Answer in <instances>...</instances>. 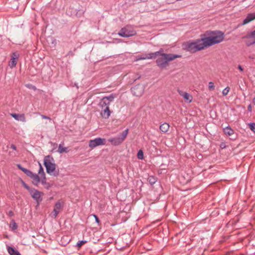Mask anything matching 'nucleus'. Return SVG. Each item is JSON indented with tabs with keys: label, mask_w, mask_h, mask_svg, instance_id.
Returning a JSON list of instances; mask_svg holds the SVG:
<instances>
[{
	"label": "nucleus",
	"mask_w": 255,
	"mask_h": 255,
	"mask_svg": "<svg viewBox=\"0 0 255 255\" xmlns=\"http://www.w3.org/2000/svg\"><path fill=\"white\" fill-rule=\"evenodd\" d=\"M224 132L226 135L228 136H231L234 133V130L232 129L229 126H228L224 128Z\"/></svg>",
	"instance_id": "412c9836"
},
{
	"label": "nucleus",
	"mask_w": 255,
	"mask_h": 255,
	"mask_svg": "<svg viewBox=\"0 0 255 255\" xmlns=\"http://www.w3.org/2000/svg\"><path fill=\"white\" fill-rule=\"evenodd\" d=\"M29 177L32 179V183L35 185H37L40 182V178L37 174H34L32 172L31 174H30V176Z\"/></svg>",
	"instance_id": "6ab92c4d"
},
{
	"label": "nucleus",
	"mask_w": 255,
	"mask_h": 255,
	"mask_svg": "<svg viewBox=\"0 0 255 255\" xmlns=\"http://www.w3.org/2000/svg\"><path fill=\"white\" fill-rule=\"evenodd\" d=\"M206 47L203 35L201 38L196 40H189L184 44V48L190 53H195Z\"/></svg>",
	"instance_id": "f03ea898"
},
{
	"label": "nucleus",
	"mask_w": 255,
	"mask_h": 255,
	"mask_svg": "<svg viewBox=\"0 0 255 255\" xmlns=\"http://www.w3.org/2000/svg\"><path fill=\"white\" fill-rule=\"evenodd\" d=\"M39 166H40V168H39V169L38 173L40 175H41V176H45V173L44 172L43 168L42 167L41 164L40 163H39Z\"/></svg>",
	"instance_id": "cd10ccee"
},
{
	"label": "nucleus",
	"mask_w": 255,
	"mask_h": 255,
	"mask_svg": "<svg viewBox=\"0 0 255 255\" xmlns=\"http://www.w3.org/2000/svg\"><path fill=\"white\" fill-rule=\"evenodd\" d=\"M140 2H146L148 0H138Z\"/></svg>",
	"instance_id": "79ce46f5"
},
{
	"label": "nucleus",
	"mask_w": 255,
	"mask_h": 255,
	"mask_svg": "<svg viewBox=\"0 0 255 255\" xmlns=\"http://www.w3.org/2000/svg\"><path fill=\"white\" fill-rule=\"evenodd\" d=\"M148 181L151 184L155 183L156 180L153 176H149L148 178Z\"/></svg>",
	"instance_id": "2f4dec72"
},
{
	"label": "nucleus",
	"mask_w": 255,
	"mask_h": 255,
	"mask_svg": "<svg viewBox=\"0 0 255 255\" xmlns=\"http://www.w3.org/2000/svg\"><path fill=\"white\" fill-rule=\"evenodd\" d=\"M61 204L59 202H57L55 205L53 211L51 215L53 218H56L61 209Z\"/></svg>",
	"instance_id": "ddd939ff"
},
{
	"label": "nucleus",
	"mask_w": 255,
	"mask_h": 255,
	"mask_svg": "<svg viewBox=\"0 0 255 255\" xmlns=\"http://www.w3.org/2000/svg\"><path fill=\"white\" fill-rule=\"evenodd\" d=\"M136 31L133 27L127 25L122 28L118 32V35L123 37H129L135 35Z\"/></svg>",
	"instance_id": "423d86ee"
},
{
	"label": "nucleus",
	"mask_w": 255,
	"mask_h": 255,
	"mask_svg": "<svg viewBox=\"0 0 255 255\" xmlns=\"http://www.w3.org/2000/svg\"><path fill=\"white\" fill-rule=\"evenodd\" d=\"M208 88H209V90H210V91L214 90L215 89V86H214V83L212 82H210L209 83Z\"/></svg>",
	"instance_id": "c756f323"
},
{
	"label": "nucleus",
	"mask_w": 255,
	"mask_h": 255,
	"mask_svg": "<svg viewBox=\"0 0 255 255\" xmlns=\"http://www.w3.org/2000/svg\"><path fill=\"white\" fill-rule=\"evenodd\" d=\"M115 98L114 94H111L108 96L103 97L100 101L99 106L102 108L109 107L111 103L113 102Z\"/></svg>",
	"instance_id": "0eeeda50"
},
{
	"label": "nucleus",
	"mask_w": 255,
	"mask_h": 255,
	"mask_svg": "<svg viewBox=\"0 0 255 255\" xmlns=\"http://www.w3.org/2000/svg\"><path fill=\"white\" fill-rule=\"evenodd\" d=\"M249 127L251 130L255 132V123H250L249 124Z\"/></svg>",
	"instance_id": "7c9ffc66"
},
{
	"label": "nucleus",
	"mask_w": 255,
	"mask_h": 255,
	"mask_svg": "<svg viewBox=\"0 0 255 255\" xmlns=\"http://www.w3.org/2000/svg\"><path fill=\"white\" fill-rule=\"evenodd\" d=\"M245 37L252 39L246 42L247 46H250L255 44V30L249 33Z\"/></svg>",
	"instance_id": "9b49d317"
},
{
	"label": "nucleus",
	"mask_w": 255,
	"mask_h": 255,
	"mask_svg": "<svg viewBox=\"0 0 255 255\" xmlns=\"http://www.w3.org/2000/svg\"><path fill=\"white\" fill-rule=\"evenodd\" d=\"M17 167L19 169L21 170L24 173H25L28 176H30V174L32 173L31 171L22 167L20 164L17 165Z\"/></svg>",
	"instance_id": "b1692460"
},
{
	"label": "nucleus",
	"mask_w": 255,
	"mask_h": 255,
	"mask_svg": "<svg viewBox=\"0 0 255 255\" xmlns=\"http://www.w3.org/2000/svg\"><path fill=\"white\" fill-rule=\"evenodd\" d=\"M105 144H106V139L101 137H97L90 140L89 142V146L92 148H94L97 146Z\"/></svg>",
	"instance_id": "6e6552de"
},
{
	"label": "nucleus",
	"mask_w": 255,
	"mask_h": 255,
	"mask_svg": "<svg viewBox=\"0 0 255 255\" xmlns=\"http://www.w3.org/2000/svg\"><path fill=\"white\" fill-rule=\"evenodd\" d=\"M203 37L207 47L223 41L224 39V34L221 31L212 32L210 36H205L203 35Z\"/></svg>",
	"instance_id": "7ed1b4c3"
},
{
	"label": "nucleus",
	"mask_w": 255,
	"mask_h": 255,
	"mask_svg": "<svg viewBox=\"0 0 255 255\" xmlns=\"http://www.w3.org/2000/svg\"><path fill=\"white\" fill-rule=\"evenodd\" d=\"M137 157L139 159H143L144 157L143 152L142 150H139L137 154Z\"/></svg>",
	"instance_id": "393cba45"
},
{
	"label": "nucleus",
	"mask_w": 255,
	"mask_h": 255,
	"mask_svg": "<svg viewBox=\"0 0 255 255\" xmlns=\"http://www.w3.org/2000/svg\"><path fill=\"white\" fill-rule=\"evenodd\" d=\"M253 102H254V104L255 105V98L254 99Z\"/></svg>",
	"instance_id": "37998d69"
},
{
	"label": "nucleus",
	"mask_w": 255,
	"mask_h": 255,
	"mask_svg": "<svg viewBox=\"0 0 255 255\" xmlns=\"http://www.w3.org/2000/svg\"><path fill=\"white\" fill-rule=\"evenodd\" d=\"M101 111V115L103 118L108 119L111 115V111L109 107L102 108Z\"/></svg>",
	"instance_id": "4468645a"
},
{
	"label": "nucleus",
	"mask_w": 255,
	"mask_h": 255,
	"mask_svg": "<svg viewBox=\"0 0 255 255\" xmlns=\"http://www.w3.org/2000/svg\"><path fill=\"white\" fill-rule=\"evenodd\" d=\"M26 86L29 89H32L34 90L36 89V87L34 86H33L31 84H27L26 85Z\"/></svg>",
	"instance_id": "473e14b6"
},
{
	"label": "nucleus",
	"mask_w": 255,
	"mask_h": 255,
	"mask_svg": "<svg viewBox=\"0 0 255 255\" xmlns=\"http://www.w3.org/2000/svg\"><path fill=\"white\" fill-rule=\"evenodd\" d=\"M144 91V87L142 85H137L134 86L131 88V92L135 96L139 97L141 96Z\"/></svg>",
	"instance_id": "9d476101"
},
{
	"label": "nucleus",
	"mask_w": 255,
	"mask_h": 255,
	"mask_svg": "<svg viewBox=\"0 0 255 255\" xmlns=\"http://www.w3.org/2000/svg\"><path fill=\"white\" fill-rule=\"evenodd\" d=\"M42 118L43 119H47V120H51V118L49 117H47V116H44V115H41Z\"/></svg>",
	"instance_id": "c9c22d12"
},
{
	"label": "nucleus",
	"mask_w": 255,
	"mask_h": 255,
	"mask_svg": "<svg viewBox=\"0 0 255 255\" xmlns=\"http://www.w3.org/2000/svg\"><path fill=\"white\" fill-rule=\"evenodd\" d=\"M7 252L10 255H20L19 252L11 247H7Z\"/></svg>",
	"instance_id": "aec40b11"
},
{
	"label": "nucleus",
	"mask_w": 255,
	"mask_h": 255,
	"mask_svg": "<svg viewBox=\"0 0 255 255\" xmlns=\"http://www.w3.org/2000/svg\"><path fill=\"white\" fill-rule=\"evenodd\" d=\"M10 115L16 121L22 122H25L26 121V119L24 114H16L13 113L11 114Z\"/></svg>",
	"instance_id": "f3484780"
},
{
	"label": "nucleus",
	"mask_w": 255,
	"mask_h": 255,
	"mask_svg": "<svg viewBox=\"0 0 255 255\" xmlns=\"http://www.w3.org/2000/svg\"><path fill=\"white\" fill-rule=\"evenodd\" d=\"M156 54V53H150L148 54H146L143 55L142 56H138L136 57V61H138L140 60H145V59H153V56Z\"/></svg>",
	"instance_id": "dca6fc26"
},
{
	"label": "nucleus",
	"mask_w": 255,
	"mask_h": 255,
	"mask_svg": "<svg viewBox=\"0 0 255 255\" xmlns=\"http://www.w3.org/2000/svg\"><path fill=\"white\" fill-rule=\"evenodd\" d=\"M43 177V178L42 179L41 182V183L43 184V185H45L46 184V178H45V176H42Z\"/></svg>",
	"instance_id": "72a5a7b5"
},
{
	"label": "nucleus",
	"mask_w": 255,
	"mask_h": 255,
	"mask_svg": "<svg viewBox=\"0 0 255 255\" xmlns=\"http://www.w3.org/2000/svg\"><path fill=\"white\" fill-rule=\"evenodd\" d=\"M128 132V129L127 128L125 129L119 136L110 138L108 139V141L114 146L119 145L125 140Z\"/></svg>",
	"instance_id": "39448f33"
},
{
	"label": "nucleus",
	"mask_w": 255,
	"mask_h": 255,
	"mask_svg": "<svg viewBox=\"0 0 255 255\" xmlns=\"http://www.w3.org/2000/svg\"><path fill=\"white\" fill-rule=\"evenodd\" d=\"M153 53H156V54L153 56V59H155L156 56H158L156 62L157 65L161 69L166 68L169 65V61L181 57L180 55L164 53L162 48Z\"/></svg>",
	"instance_id": "f257e3e1"
},
{
	"label": "nucleus",
	"mask_w": 255,
	"mask_h": 255,
	"mask_svg": "<svg viewBox=\"0 0 255 255\" xmlns=\"http://www.w3.org/2000/svg\"><path fill=\"white\" fill-rule=\"evenodd\" d=\"M238 69L239 70H240L241 71H243V67L241 66V65H239L238 67Z\"/></svg>",
	"instance_id": "a19ab883"
},
{
	"label": "nucleus",
	"mask_w": 255,
	"mask_h": 255,
	"mask_svg": "<svg viewBox=\"0 0 255 255\" xmlns=\"http://www.w3.org/2000/svg\"><path fill=\"white\" fill-rule=\"evenodd\" d=\"M10 147L13 150H16V146L15 145H14V144H11Z\"/></svg>",
	"instance_id": "ea45409f"
},
{
	"label": "nucleus",
	"mask_w": 255,
	"mask_h": 255,
	"mask_svg": "<svg viewBox=\"0 0 255 255\" xmlns=\"http://www.w3.org/2000/svg\"><path fill=\"white\" fill-rule=\"evenodd\" d=\"M94 217H95V218L96 222L97 223H99L100 221H99V219H98V217H97L96 215H94Z\"/></svg>",
	"instance_id": "e433bc0d"
},
{
	"label": "nucleus",
	"mask_w": 255,
	"mask_h": 255,
	"mask_svg": "<svg viewBox=\"0 0 255 255\" xmlns=\"http://www.w3.org/2000/svg\"><path fill=\"white\" fill-rule=\"evenodd\" d=\"M30 194L32 197L39 204L42 200V195L43 193L35 189H33L30 191Z\"/></svg>",
	"instance_id": "1a4fd4ad"
},
{
	"label": "nucleus",
	"mask_w": 255,
	"mask_h": 255,
	"mask_svg": "<svg viewBox=\"0 0 255 255\" xmlns=\"http://www.w3.org/2000/svg\"><path fill=\"white\" fill-rule=\"evenodd\" d=\"M230 90V88L229 87H227L225 88L222 91V94L223 96H226L229 93Z\"/></svg>",
	"instance_id": "bb28decb"
},
{
	"label": "nucleus",
	"mask_w": 255,
	"mask_h": 255,
	"mask_svg": "<svg viewBox=\"0 0 255 255\" xmlns=\"http://www.w3.org/2000/svg\"><path fill=\"white\" fill-rule=\"evenodd\" d=\"M23 186L26 189H27L29 192H30V190H32L33 189L32 188H30L26 184H25L24 182H23Z\"/></svg>",
	"instance_id": "f704fd0d"
},
{
	"label": "nucleus",
	"mask_w": 255,
	"mask_h": 255,
	"mask_svg": "<svg viewBox=\"0 0 255 255\" xmlns=\"http://www.w3.org/2000/svg\"><path fill=\"white\" fill-rule=\"evenodd\" d=\"M248 110L249 111V112H252V106L251 105H249L248 107Z\"/></svg>",
	"instance_id": "4c0bfd02"
},
{
	"label": "nucleus",
	"mask_w": 255,
	"mask_h": 255,
	"mask_svg": "<svg viewBox=\"0 0 255 255\" xmlns=\"http://www.w3.org/2000/svg\"><path fill=\"white\" fill-rule=\"evenodd\" d=\"M69 151L68 148L64 147L62 144H60L58 148V152L61 153L63 152H68Z\"/></svg>",
	"instance_id": "5701e85b"
},
{
	"label": "nucleus",
	"mask_w": 255,
	"mask_h": 255,
	"mask_svg": "<svg viewBox=\"0 0 255 255\" xmlns=\"http://www.w3.org/2000/svg\"><path fill=\"white\" fill-rule=\"evenodd\" d=\"M43 164L46 168V172L51 175H54L55 176L58 175V173L56 174L54 173L56 169V164L55 163L53 158L50 155H47L45 156L43 160Z\"/></svg>",
	"instance_id": "20e7f679"
},
{
	"label": "nucleus",
	"mask_w": 255,
	"mask_h": 255,
	"mask_svg": "<svg viewBox=\"0 0 255 255\" xmlns=\"http://www.w3.org/2000/svg\"><path fill=\"white\" fill-rule=\"evenodd\" d=\"M87 243V241H84V240H82V241H79L77 244H76V247H77L78 248H80L82 247V246L86 243Z\"/></svg>",
	"instance_id": "c85d7f7f"
},
{
	"label": "nucleus",
	"mask_w": 255,
	"mask_h": 255,
	"mask_svg": "<svg viewBox=\"0 0 255 255\" xmlns=\"http://www.w3.org/2000/svg\"><path fill=\"white\" fill-rule=\"evenodd\" d=\"M179 94L182 97L185 101H186L187 103H190L192 101V96L189 94V93L180 90H177Z\"/></svg>",
	"instance_id": "f8f14e48"
},
{
	"label": "nucleus",
	"mask_w": 255,
	"mask_h": 255,
	"mask_svg": "<svg viewBox=\"0 0 255 255\" xmlns=\"http://www.w3.org/2000/svg\"><path fill=\"white\" fill-rule=\"evenodd\" d=\"M10 227L12 230H14L17 228V225L13 220L11 221V222L10 224Z\"/></svg>",
	"instance_id": "a878e982"
},
{
	"label": "nucleus",
	"mask_w": 255,
	"mask_h": 255,
	"mask_svg": "<svg viewBox=\"0 0 255 255\" xmlns=\"http://www.w3.org/2000/svg\"><path fill=\"white\" fill-rule=\"evenodd\" d=\"M8 215L9 216H13V213L12 211H9L8 213Z\"/></svg>",
	"instance_id": "58836bf2"
},
{
	"label": "nucleus",
	"mask_w": 255,
	"mask_h": 255,
	"mask_svg": "<svg viewBox=\"0 0 255 255\" xmlns=\"http://www.w3.org/2000/svg\"><path fill=\"white\" fill-rule=\"evenodd\" d=\"M18 57V54L16 53H13L9 62V66L12 68L15 67L17 63V59Z\"/></svg>",
	"instance_id": "2eb2a0df"
},
{
	"label": "nucleus",
	"mask_w": 255,
	"mask_h": 255,
	"mask_svg": "<svg viewBox=\"0 0 255 255\" xmlns=\"http://www.w3.org/2000/svg\"><path fill=\"white\" fill-rule=\"evenodd\" d=\"M169 128V125L167 123H164L160 126V129L163 132H166Z\"/></svg>",
	"instance_id": "4be33fe9"
},
{
	"label": "nucleus",
	"mask_w": 255,
	"mask_h": 255,
	"mask_svg": "<svg viewBox=\"0 0 255 255\" xmlns=\"http://www.w3.org/2000/svg\"><path fill=\"white\" fill-rule=\"evenodd\" d=\"M254 19H255V13H249L247 15L246 18L244 20L242 24L245 25Z\"/></svg>",
	"instance_id": "a211bd4d"
}]
</instances>
